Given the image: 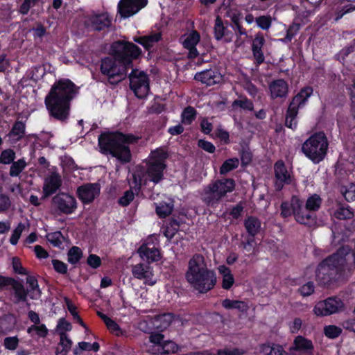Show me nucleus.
<instances>
[{
    "mask_svg": "<svg viewBox=\"0 0 355 355\" xmlns=\"http://www.w3.org/2000/svg\"><path fill=\"white\" fill-rule=\"evenodd\" d=\"M243 225L248 234L250 236L257 235L261 228V221L254 216H247L244 220Z\"/></svg>",
    "mask_w": 355,
    "mask_h": 355,
    "instance_id": "7c9ffc66",
    "label": "nucleus"
},
{
    "mask_svg": "<svg viewBox=\"0 0 355 355\" xmlns=\"http://www.w3.org/2000/svg\"><path fill=\"white\" fill-rule=\"evenodd\" d=\"M33 331H35L40 338H46L49 333V330L44 324H33L27 329L28 334H31Z\"/></svg>",
    "mask_w": 355,
    "mask_h": 355,
    "instance_id": "864d4df0",
    "label": "nucleus"
},
{
    "mask_svg": "<svg viewBox=\"0 0 355 355\" xmlns=\"http://www.w3.org/2000/svg\"><path fill=\"white\" fill-rule=\"evenodd\" d=\"M197 116L196 110L192 106L186 107L181 114V122L184 125H191Z\"/></svg>",
    "mask_w": 355,
    "mask_h": 355,
    "instance_id": "37998d69",
    "label": "nucleus"
},
{
    "mask_svg": "<svg viewBox=\"0 0 355 355\" xmlns=\"http://www.w3.org/2000/svg\"><path fill=\"white\" fill-rule=\"evenodd\" d=\"M275 187L276 191H280L284 185H289L292 182V177L287 170L284 162L282 159L277 161L274 164Z\"/></svg>",
    "mask_w": 355,
    "mask_h": 355,
    "instance_id": "4468645a",
    "label": "nucleus"
},
{
    "mask_svg": "<svg viewBox=\"0 0 355 355\" xmlns=\"http://www.w3.org/2000/svg\"><path fill=\"white\" fill-rule=\"evenodd\" d=\"M39 1L40 0H24L19 7V12L23 15H27L31 8L35 6Z\"/></svg>",
    "mask_w": 355,
    "mask_h": 355,
    "instance_id": "680f3d73",
    "label": "nucleus"
},
{
    "mask_svg": "<svg viewBox=\"0 0 355 355\" xmlns=\"http://www.w3.org/2000/svg\"><path fill=\"white\" fill-rule=\"evenodd\" d=\"M261 352L263 355H289L280 345H263Z\"/></svg>",
    "mask_w": 355,
    "mask_h": 355,
    "instance_id": "a19ab883",
    "label": "nucleus"
},
{
    "mask_svg": "<svg viewBox=\"0 0 355 355\" xmlns=\"http://www.w3.org/2000/svg\"><path fill=\"white\" fill-rule=\"evenodd\" d=\"M138 329L148 334L150 343L155 345V317L145 316L138 323Z\"/></svg>",
    "mask_w": 355,
    "mask_h": 355,
    "instance_id": "a878e982",
    "label": "nucleus"
},
{
    "mask_svg": "<svg viewBox=\"0 0 355 355\" xmlns=\"http://www.w3.org/2000/svg\"><path fill=\"white\" fill-rule=\"evenodd\" d=\"M185 277L191 286L200 294L207 293L217 283L216 272L207 267L204 257L200 254H195L189 261Z\"/></svg>",
    "mask_w": 355,
    "mask_h": 355,
    "instance_id": "20e7f679",
    "label": "nucleus"
},
{
    "mask_svg": "<svg viewBox=\"0 0 355 355\" xmlns=\"http://www.w3.org/2000/svg\"><path fill=\"white\" fill-rule=\"evenodd\" d=\"M180 226V222L177 219L174 218H169L164 227V233L165 236L168 239H172L179 231Z\"/></svg>",
    "mask_w": 355,
    "mask_h": 355,
    "instance_id": "4c0bfd02",
    "label": "nucleus"
},
{
    "mask_svg": "<svg viewBox=\"0 0 355 355\" xmlns=\"http://www.w3.org/2000/svg\"><path fill=\"white\" fill-rule=\"evenodd\" d=\"M233 108L239 107L244 111L252 112L254 110V103L252 100L247 96H241L239 98L234 100L232 105Z\"/></svg>",
    "mask_w": 355,
    "mask_h": 355,
    "instance_id": "ea45409f",
    "label": "nucleus"
},
{
    "mask_svg": "<svg viewBox=\"0 0 355 355\" xmlns=\"http://www.w3.org/2000/svg\"><path fill=\"white\" fill-rule=\"evenodd\" d=\"M79 87L69 78L56 80L44 98L49 116L65 122L70 116L71 103L79 93Z\"/></svg>",
    "mask_w": 355,
    "mask_h": 355,
    "instance_id": "f257e3e1",
    "label": "nucleus"
},
{
    "mask_svg": "<svg viewBox=\"0 0 355 355\" xmlns=\"http://www.w3.org/2000/svg\"><path fill=\"white\" fill-rule=\"evenodd\" d=\"M265 38L263 33H258L255 35L252 44V51L257 66H259L264 62L265 58L262 51V47L265 44Z\"/></svg>",
    "mask_w": 355,
    "mask_h": 355,
    "instance_id": "393cba45",
    "label": "nucleus"
},
{
    "mask_svg": "<svg viewBox=\"0 0 355 355\" xmlns=\"http://www.w3.org/2000/svg\"><path fill=\"white\" fill-rule=\"evenodd\" d=\"M26 283L29 285L30 291L36 292V297L31 295L30 297L33 300L37 299L42 295V291L39 287L38 282L35 276L28 275L26 278Z\"/></svg>",
    "mask_w": 355,
    "mask_h": 355,
    "instance_id": "8fccbe9b",
    "label": "nucleus"
},
{
    "mask_svg": "<svg viewBox=\"0 0 355 355\" xmlns=\"http://www.w3.org/2000/svg\"><path fill=\"white\" fill-rule=\"evenodd\" d=\"M101 187L98 183H86L79 186L76 190L78 198L84 205L92 203L100 193Z\"/></svg>",
    "mask_w": 355,
    "mask_h": 355,
    "instance_id": "dca6fc26",
    "label": "nucleus"
},
{
    "mask_svg": "<svg viewBox=\"0 0 355 355\" xmlns=\"http://www.w3.org/2000/svg\"><path fill=\"white\" fill-rule=\"evenodd\" d=\"M110 51V54L118 60L119 64H123L128 69H132L133 61L139 59L142 53L137 44L125 40L112 42Z\"/></svg>",
    "mask_w": 355,
    "mask_h": 355,
    "instance_id": "6e6552de",
    "label": "nucleus"
},
{
    "mask_svg": "<svg viewBox=\"0 0 355 355\" xmlns=\"http://www.w3.org/2000/svg\"><path fill=\"white\" fill-rule=\"evenodd\" d=\"M83 256L82 250L78 246H73L68 251L67 261L69 263L76 265L80 261Z\"/></svg>",
    "mask_w": 355,
    "mask_h": 355,
    "instance_id": "49530a36",
    "label": "nucleus"
},
{
    "mask_svg": "<svg viewBox=\"0 0 355 355\" xmlns=\"http://www.w3.org/2000/svg\"><path fill=\"white\" fill-rule=\"evenodd\" d=\"M290 352L295 355L296 352L300 355H313L314 345L313 341L303 336H297L290 347Z\"/></svg>",
    "mask_w": 355,
    "mask_h": 355,
    "instance_id": "a211bd4d",
    "label": "nucleus"
},
{
    "mask_svg": "<svg viewBox=\"0 0 355 355\" xmlns=\"http://www.w3.org/2000/svg\"><path fill=\"white\" fill-rule=\"evenodd\" d=\"M343 307L344 303L340 298L331 297L317 303L313 311L318 316H327L341 311Z\"/></svg>",
    "mask_w": 355,
    "mask_h": 355,
    "instance_id": "f8f14e48",
    "label": "nucleus"
},
{
    "mask_svg": "<svg viewBox=\"0 0 355 355\" xmlns=\"http://www.w3.org/2000/svg\"><path fill=\"white\" fill-rule=\"evenodd\" d=\"M293 214L296 221L300 224L312 227L316 223V216L310 213L311 211L303 207L302 202L297 200L295 202L292 203Z\"/></svg>",
    "mask_w": 355,
    "mask_h": 355,
    "instance_id": "f3484780",
    "label": "nucleus"
},
{
    "mask_svg": "<svg viewBox=\"0 0 355 355\" xmlns=\"http://www.w3.org/2000/svg\"><path fill=\"white\" fill-rule=\"evenodd\" d=\"M106 327L107 329L116 336H127L126 331L123 330L112 319L106 324Z\"/></svg>",
    "mask_w": 355,
    "mask_h": 355,
    "instance_id": "5fc2aeb1",
    "label": "nucleus"
},
{
    "mask_svg": "<svg viewBox=\"0 0 355 355\" xmlns=\"http://www.w3.org/2000/svg\"><path fill=\"white\" fill-rule=\"evenodd\" d=\"M313 89L311 86L304 87L299 92L292 98L289 106H292L296 110H299L300 108L304 107L309 98L313 94Z\"/></svg>",
    "mask_w": 355,
    "mask_h": 355,
    "instance_id": "bb28decb",
    "label": "nucleus"
},
{
    "mask_svg": "<svg viewBox=\"0 0 355 355\" xmlns=\"http://www.w3.org/2000/svg\"><path fill=\"white\" fill-rule=\"evenodd\" d=\"M128 71L123 64H119L114 56H106L101 60L100 71L112 85H116L126 76Z\"/></svg>",
    "mask_w": 355,
    "mask_h": 355,
    "instance_id": "1a4fd4ad",
    "label": "nucleus"
},
{
    "mask_svg": "<svg viewBox=\"0 0 355 355\" xmlns=\"http://www.w3.org/2000/svg\"><path fill=\"white\" fill-rule=\"evenodd\" d=\"M60 342L55 349V355H67L72 346V341L66 332H60Z\"/></svg>",
    "mask_w": 355,
    "mask_h": 355,
    "instance_id": "72a5a7b5",
    "label": "nucleus"
},
{
    "mask_svg": "<svg viewBox=\"0 0 355 355\" xmlns=\"http://www.w3.org/2000/svg\"><path fill=\"white\" fill-rule=\"evenodd\" d=\"M27 166L24 158L14 161L10 166L9 175L11 177H17L25 169Z\"/></svg>",
    "mask_w": 355,
    "mask_h": 355,
    "instance_id": "a18cd8bd",
    "label": "nucleus"
},
{
    "mask_svg": "<svg viewBox=\"0 0 355 355\" xmlns=\"http://www.w3.org/2000/svg\"><path fill=\"white\" fill-rule=\"evenodd\" d=\"M347 260L339 252L333 253L322 260L317 266L315 277L320 286H330L344 276Z\"/></svg>",
    "mask_w": 355,
    "mask_h": 355,
    "instance_id": "39448f33",
    "label": "nucleus"
},
{
    "mask_svg": "<svg viewBox=\"0 0 355 355\" xmlns=\"http://www.w3.org/2000/svg\"><path fill=\"white\" fill-rule=\"evenodd\" d=\"M64 238L60 231L49 233L46 239L54 247L60 248L62 244V239Z\"/></svg>",
    "mask_w": 355,
    "mask_h": 355,
    "instance_id": "13d9d810",
    "label": "nucleus"
},
{
    "mask_svg": "<svg viewBox=\"0 0 355 355\" xmlns=\"http://www.w3.org/2000/svg\"><path fill=\"white\" fill-rule=\"evenodd\" d=\"M112 22V17L107 12H104L89 16L85 21V26L92 31L100 32L110 28Z\"/></svg>",
    "mask_w": 355,
    "mask_h": 355,
    "instance_id": "ddd939ff",
    "label": "nucleus"
},
{
    "mask_svg": "<svg viewBox=\"0 0 355 355\" xmlns=\"http://www.w3.org/2000/svg\"><path fill=\"white\" fill-rule=\"evenodd\" d=\"M173 207L174 205L172 200L168 202H162L159 205H157V215L159 218H165L171 214Z\"/></svg>",
    "mask_w": 355,
    "mask_h": 355,
    "instance_id": "de8ad7c7",
    "label": "nucleus"
},
{
    "mask_svg": "<svg viewBox=\"0 0 355 355\" xmlns=\"http://www.w3.org/2000/svg\"><path fill=\"white\" fill-rule=\"evenodd\" d=\"M225 16L230 18V22L228 26L232 27L237 37L248 35L246 29L242 25L243 14L241 12L230 10L226 12Z\"/></svg>",
    "mask_w": 355,
    "mask_h": 355,
    "instance_id": "412c9836",
    "label": "nucleus"
},
{
    "mask_svg": "<svg viewBox=\"0 0 355 355\" xmlns=\"http://www.w3.org/2000/svg\"><path fill=\"white\" fill-rule=\"evenodd\" d=\"M329 148V141L322 131L311 135L302 145V152L313 164H318L325 158Z\"/></svg>",
    "mask_w": 355,
    "mask_h": 355,
    "instance_id": "0eeeda50",
    "label": "nucleus"
},
{
    "mask_svg": "<svg viewBox=\"0 0 355 355\" xmlns=\"http://www.w3.org/2000/svg\"><path fill=\"white\" fill-rule=\"evenodd\" d=\"M257 26L262 30H268L272 25V17L270 15H261L255 18Z\"/></svg>",
    "mask_w": 355,
    "mask_h": 355,
    "instance_id": "4d7b16f0",
    "label": "nucleus"
},
{
    "mask_svg": "<svg viewBox=\"0 0 355 355\" xmlns=\"http://www.w3.org/2000/svg\"><path fill=\"white\" fill-rule=\"evenodd\" d=\"M24 228L25 225L22 223H19L18 225L14 229L10 238V243L12 245H15L17 244Z\"/></svg>",
    "mask_w": 355,
    "mask_h": 355,
    "instance_id": "052dcab7",
    "label": "nucleus"
},
{
    "mask_svg": "<svg viewBox=\"0 0 355 355\" xmlns=\"http://www.w3.org/2000/svg\"><path fill=\"white\" fill-rule=\"evenodd\" d=\"M343 197L347 202H353L355 200V184H351L348 187H345V190H342Z\"/></svg>",
    "mask_w": 355,
    "mask_h": 355,
    "instance_id": "774afa93",
    "label": "nucleus"
},
{
    "mask_svg": "<svg viewBox=\"0 0 355 355\" xmlns=\"http://www.w3.org/2000/svg\"><path fill=\"white\" fill-rule=\"evenodd\" d=\"M239 165V159L236 157L230 158L224 161L220 167V174L226 175L229 172L238 168Z\"/></svg>",
    "mask_w": 355,
    "mask_h": 355,
    "instance_id": "c03bdc74",
    "label": "nucleus"
},
{
    "mask_svg": "<svg viewBox=\"0 0 355 355\" xmlns=\"http://www.w3.org/2000/svg\"><path fill=\"white\" fill-rule=\"evenodd\" d=\"M53 269L59 274L66 275L68 271L67 265L63 261L58 259H53L51 261Z\"/></svg>",
    "mask_w": 355,
    "mask_h": 355,
    "instance_id": "69168bd1",
    "label": "nucleus"
},
{
    "mask_svg": "<svg viewBox=\"0 0 355 355\" xmlns=\"http://www.w3.org/2000/svg\"><path fill=\"white\" fill-rule=\"evenodd\" d=\"M148 0H120L118 3V12L123 18H128L144 8Z\"/></svg>",
    "mask_w": 355,
    "mask_h": 355,
    "instance_id": "2eb2a0df",
    "label": "nucleus"
},
{
    "mask_svg": "<svg viewBox=\"0 0 355 355\" xmlns=\"http://www.w3.org/2000/svg\"><path fill=\"white\" fill-rule=\"evenodd\" d=\"M315 290V286L313 282H309L298 289L299 293L304 297H307L313 293Z\"/></svg>",
    "mask_w": 355,
    "mask_h": 355,
    "instance_id": "338daca9",
    "label": "nucleus"
},
{
    "mask_svg": "<svg viewBox=\"0 0 355 355\" xmlns=\"http://www.w3.org/2000/svg\"><path fill=\"white\" fill-rule=\"evenodd\" d=\"M272 98L286 97L288 92V85L284 79L273 80L269 85Z\"/></svg>",
    "mask_w": 355,
    "mask_h": 355,
    "instance_id": "cd10ccee",
    "label": "nucleus"
},
{
    "mask_svg": "<svg viewBox=\"0 0 355 355\" xmlns=\"http://www.w3.org/2000/svg\"><path fill=\"white\" fill-rule=\"evenodd\" d=\"M130 80V88L133 91L138 98H145L150 90L149 78L144 71H139L137 69H132L128 76Z\"/></svg>",
    "mask_w": 355,
    "mask_h": 355,
    "instance_id": "9d476101",
    "label": "nucleus"
},
{
    "mask_svg": "<svg viewBox=\"0 0 355 355\" xmlns=\"http://www.w3.org/2000/svg\"><path fill=\"white\" fill-rule=\"evenodd\" d=\"M177 318V315L172 313L157 314V332L161 333L166 330Z\"/></svg>",
    "mask_w": 355,
    "mask_h": 355,
    "instance_id": "c756f323",
    "label": "nucleus"
},
{
    "mask_svg": "<svg viewBox=\"0 0 355 355\" xmlns=\"http://www.w3.org/2000/svg\"><path fill=\"white\" fill-rule=\"evenodd\" d=\"M130 189L125 191L118 200L122 207L128 206L141 188L150 190L155 186V150H152L149 160H144L136 166V170L128 178Z\"/></svg>",
    "mask_w": 355,
    "mask_h": 355,
    "instance_id": "f03ea898",
    "label": "nucleus"
},
{
    "mask_svg": "<svg viewBox=\"0 0 355 355\" xmlns=\"http://www.w3.org/2000/svg\"><path fill=\"white\" fill-rule=\"evenodd\" d=\"M342 329L336 325H327L324 328V335L330 339H335L342 334Z\"/></svg>",
    "mask_w": 355,
    "mask_h": 355,
    "instance_id": "6e6d98bb",
    "label": "nucleus"
},
{
    "mask_svg": "<svg viewBox=\"0 0 355 355\" xmlns=\"http://www.w3.org/2000/svg\"><path fill=\"white\" fill-rule=\"evenodd\" d=\"M19 341L17 336L6 337L3 340V346L6 349L13 351L18 347Z\"/></svg>",
    "mask_w": 355,
    "mask_h": 355,
    "instance_id": "e2e57ef3",
    "label": "nucleus"
},
{
    "mask_svg": "<svg viewBox=\"0 0 355 355\" xmlns=\"http://www.w3.org/2000/svg\"><path fill=\"white\" fill-rule=\"evenodd\" d=\"M322 203L321 197L318 194L314 193L307 198L305 207L307 210L317 211L320 209Z\"/></svg>",
    "mask_w": 355,
    "mask_h": 355,
    "instance_id": "79ce46f5",
    "label": "nucleus"
},
{
    "mask_svg": "<svg viewBox=\"0 0 355 355\" xmlns=\"http://www.w3.org/2000/svg\"><path fill=\"white\" fill-rule=\"evenodd\" d=\"M149 263H138L132 266V273L134 277L139 279H144V283L153 286L155 280L153 279V270Z\"/></svg>",
    "mask_w": 355,
    "mask_h": 355,
    "instance_id": "aec40b11",
    "label": "nucleus"
},
{
    "mask_svg": "<svg viewBox=\"0 0 355 355\" xmlns=\"http://www.w3.org/2000/svg\"><path fill=\"white\" fill-rule=\"evenodd\" d=\"M139 140V137L131 133L120 131L101 133L98 139L100 151L103 155H110L120 164H126L132 160V153L129 147Z\"/></svg>",
    "mask_w": 355,
    "mask_h": 355,
    "instance_id": "7ed1b4c3",
    "label": "nucleus"
},
{
    "mask_svg": "<svg viewBox=\"0 0 355 355\" xmlns=\"http://www.w3.org/2000/svg\"><path fill=\"white\" fill-rule=\"evenodd\" d=\"M52 205L59 214L69 215L77 208L76 198L64 192H60L52 198Z\"/></svg>",
    "mask_w": 355,
    "mask_h": 355,
    "instance_id": "9b49d317",
    "label": "nucleus"
},
{
    "mask_svg": "<svg viewBox=\"0 0 355 355\" xmlns=\"http://www.w3.org/2000/svg\"><path fill=\"white\" fill-rule=\"evenodd\" d=\"M137 253L143 261L150 263L155 261V247L149 248L147 244H142L137 250Z\"/></svg>",
    "mask_w": 355,
    "mask_h": 355,
    "instance_id": "c9c22d12",
    "label": "nucleus"
},
{
    "mask_svg": "<svg viewBox=\"0 0 355 355\" xmlns=\"http://www.w3.org/2000/svg\"><path fill=\"white\" fill-rule=\"evenodd\" d=\"M62 180L60 175L56 172H51V174L44 179L42 191V199L49 198L55 193L62 187Z\"/></svg>",
    "mask_w": 355,
    "mask_h": 355,
    "instance_id": "6ab92c4d",
    "label": "nucleus"
},
{
    "mask_svg": "<svg viewBox=\"0 0 355 355\" xmlns=\"http://www.w3.org/2000/svg\"><path fill=\"white\" fill-rule=\"evenodd\" d=\"M64 302L68 311L72 315L73 319L76 320L80 326L85 328L86 324L78 313L76 306L72 304L71 301L68 297L64 298Z\"/></svg>",
    "mask_w": 355,
    "mask_h": 355,
    "instance_id": "603ef678",
    "label": "nucleus"
},
{
    "mask_svg": "<svg viewBox=\"0 0 355 355\" xmlns=\"http://www.w3.org/2000/svg\"><path fill=\"white\" fill-rule=\"evenodd\" d=\"M194 80L206 86H212L221 81L222 76L218 71L210 69L196 73Z\"/></svg>",
    "mask_w": 355,
    "mask_h": 355,
    "instance_id": "4be33fe9",
    "label": "nucleus"
},
{
    "mask_svg": "<svg viewBox=\"0 0 355 355\" xmlns=\"http://www.w3.org/2000/svg\"><path fill=\"white\" fill-rule=\"evenodd\" d=\"M228 24V21L224 22L219 15L216 16L214 21V33L217 41L221 40L225 36H230L231 38L232 33L227 30Z\"/></svg>",
    "mask_w": 355,
    "mask_h": 355,
    "instance_id": "c85d7f7f",
    "label": "nucleus"
},
{
    "mask_svg": "<svg viewBox=\"0 0 355 355\" xmlns=\"http://www.w3.org/2000/svg\"><path fill=\"white\" fill-rule=\"evenodd\" d=\"M12 288L14 291V304L26 302L27 301L28 291L25 288L21 282L15 279V282H13Z\"/></svg>",
    "mask_w": 355,
    "mask_h": 355,
    "instance_id": "473e14b6",
    "label": "nucleus"
},
{
    "mask_svg": "<svg viewBox=\"0 0 355 355\" xmlns=\"http://www.w3.org/2000/svg\"><path fill=\"white\" fill-rule=\"evenodd\" d=\"M200 40V35L196 30L191 31L182 42L184 49L189 51L188 58L194 59L199 55L196 45Z\"/></svg>",
    "mask_w": 355,
    "mask_h": 355,
    "instance_id": "5701e85b",
    "label": "nucleus"
},
{
    "mask_svg": "<svg viewBox=\"0 0 355 355\" xmlns=\"http://www.w3.org/2000/svg\"><path fill=\"white\" fill-rule=\"evenodd\" d=\"M236 182L233 178H221L209 183L203 189L202 201L208 207H215L227 193L235 189Z\"/></svg>",
    "mask_w": 355,
    "mask_h": 355,
    "instance_id": "423d86ee",
    "label": "nucleus"
},
{
    "mask_svg": "<svg viewBox=\"0 0 355 355\" xmlns=\"http://www.w3.org/2000/svg\"><path fill=\"white\" fill-rule=\"evenodd\" d=\"M221 305L226 310L236 309L242 313H247L249 309V306L247 302L228 298L222 300Z\"/></svg>",
    "mask_w": 355,
    "mask_h": 355,
    "instance_id": "2f4dec72",
    "label": "nucleus"
},
{
    "mask_svg": "<svg viewBox=\"0 0 355 355\" xmlns=\"http://www.w3.org/2000/svg\"><path fill=\"white\" fill-rule=\"evenodd\" d=\"M134 42L141 44L144 48L148 51V55L151 57L152 52L150 49L153 46L155 43V33H152L149 35L135 37L133 38Z\"/></svg>",
    "mask_w": 355,
    "mask_h": 355,
    "instance_id": "e433bc0d",
    "label": "nucleus"
},
{
    "mask_svg": "<svg viewBox=\"0 0 355 355\" xmlns=\"http://www.w3.org/2000/svg\"><path fill=\"white\" fill-rule=\"evenodd\" d=\"M335 216L339 220L349 219L354 216V213L349 207H340L336 211Z\"/></svg>",
    "mask_w": 355,
    "mask_h": 355,
    "instance_id": "bf43d9fd",
    "label": "nucleus"
},
{
    "mask_svg": "<svg viewBox=\"0 0 355 355\" xmlns=\"http://www.w3.org/2000/svg\"><path fill=\"white\" fill-rule=\"evenodd\" d=\"M165 336L157 332V354H170L178 351V345L170 339L165 340Z\"/></svg>",
    "mask_w": 355,
    "mask_h": 355,
    "instance_id": "b1692460",
    "label": "nucleus"
},
{
    "mask_svg": "<svg viewBox=\"0 0 355 355\" xmlns=\"http://www.w3.org/2000/svg\"><path fill=\"white\" fill-rule=\"evenodd\" d=\"M17 323V319L14 314L9 313L3 315L0 320V326L7 331H11L14 329Z\"/></svg>",
    "mask_w": 355,
    "mask_h": 355,
    "instance_id": "09e8293b",
    "label": "nucleus"
},
{
    "mask_svg": "<svg viewBox=\"0 0 355 355\" xmlns=\"http://www.w3.org/2000/svg\"><path fill=\"white\" fill-rule=\"evenodd\" d=\"M15 158L16 154L13 149H5L0 154V164H11Z\"/></svg>",
    "mask_w": 355,
    "mask_h": 355,
    "instance_id": "3c124183",
    "label": "nucleus"
},
{
    "mask_svg": "<svg viewBox=\"0 0 355 355\" xmlns=\"http://www.w3.org/2000/svg\"><path fill=\"white\" fill-rule=\"evenodd\" d=\"M298 114V110L296 108L289 106L287 109L285 119V125L292 130H295L297 128V121L296 117Z\"/></svg>",
    "mask_w": 355,
    "mask_h": 355,
    "instance_id": "58836bf2",
    "label": "nucleus"
},
{
    "mask_svg": "<svg viewBox=\"0 0 355 355\" xmlns=\"http://www.w3.org/2000/svg\"><path fill=\"white\" fill-rule=\"evenodd\" d=\"M300 28V24H293L291 25L286 30V34L283 41L285 42H291L299 31Z\"/></svg>",
    "mask_w": 355,
    "mask_h": 355,
    "instance_id": "0e129e2a",
    "label": "nucleus"
},
{
    "mask_svg": "<svg viewBox=\"0 0 355 355\" xmlns=\"http://www.w3.org/2000/svg\"><path fill=\"white\" fill-rule=\"evenodd\" d=\"M26 124L21 121H16L8 136L17 141H20L25 135Z\"/></svg>",
    "mask_w": 355,
    "mask_h": 355,
    "instance_id": "f704fd0d",
    "label": "nucleus"
}]
</instances>
